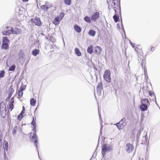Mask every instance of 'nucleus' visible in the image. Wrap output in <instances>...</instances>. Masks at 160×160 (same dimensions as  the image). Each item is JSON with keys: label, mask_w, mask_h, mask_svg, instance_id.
<instances>
[{"label": "nucleus", "mask_w": 160, "mask_h": 160, "mask_svg": "<svg viewBox=\"0 0 160 160\" xmlns=\"http://www.w3.org/2000/svg\"><path fill=\"white\" fill-rule=\"evenodd\" d=\"M6 109L4 102H2L0 103V113L1 116L3 118H4L6 116Z\"/></svg>", "instance_id": "5"}, {"label": "nucleus", "mask_w": 160, "mask_h": 160, "mask_svg": "<svg viewBox=\"0 0 160 160\" xmlns=\"http://www.w3.org/2000/svg\"><path fill=\"white\" fill-rule=\"evenodd\" d=\"M99 12H96L93 13L92 15L91 19L93 21H95L99 18Z\"/></svg>", "instance_id": "12"}, {"label": "nucleus", "mask_w": 160, "mask_h": 160, "mask_svg": "<svg viewBox=\"0 0 160 160\" xmlns=\"http://www.w3.org/2000/svg\"><path fill=\"white\" fill-rule=\"evenodd\" d=\"M113 8L115 12V14L114 15L113 18L114 19V21L115 22H117L119 21V16L118 15V14L117 13L116 9H117V8L116 7H114L112 5H111V6L109 5L108 9H110Z\"/></svg>", "instance_id": "7"}, {"label": "nucleus", "mask_w": 160, "mask_h": 160, "mask_svg": "<svg viewBox=\"0 0 160 160\" xmlns=\"http://www.w3.org/2000/svg\"><path fill=\"white\" fill-rule=\"evenodd\" d=\"M129 42H130V45L132 46V47H133V48H134V45H135V44L134 43H132L131 41H129Z\"/></svg>", "instance_id": "46"}, {"label": "nucleus", "mask_w": 160, "mask_h": 160, "mask_svg": "<svg viewBox=\"0 0 160 160\" xmlns=\"http://www.w3.org/2000/svg\"><path fill=\"white\" fill-rule=\"evenodd\" d=\"M94 50L95 53L99 54L101 52L102 49L100 47L97 46L94 48Z\"/></svg>", "instance_id": "16"}, {"label": "nucleus", "mask_w": 160, "mask_h": 160, "mask_svg": "<svg viewBox=\"0 0 160 160\" xmlns=\"http://www.w3.org/2000/svg\"><path fill=\"white\" fill-rule=\"evenodd\" d=\"M158 107H159V109H160V107H159V106H158Z\"/></svg>", "instance_id": "63"}, {"label": "nucleus", "mask_w": 160, "mask_h": 160, "mask_svg": "<svg viewBox=\"0 0 160 160\" xmlns=\"http://www.w3.org/2000/svg\"><path fill=\"white\" fill-rule=\"evenodd\" d=\"M8 143L7 142H4V145L3 147L4 149L6 151H8Z\"/></svg>", "instance_id": "35"}, {"label": "nucleus", "mask_w": 160, "mask_h": 160, "mask_svg": "<svg viewBox=\"0 0 160 160\" xmlns=\"http://www.w3.org/2000/svg\"><path fill=\"white\" fill-rule=\"evenodd\" d=\"M88 34L89 35L94 37L95 35L96 32L93 30L91 29L89 31Z\"/></svg>", "instance_id": "28"}, {"label": "nucleus", "mask_w": 160, "mask_h": 160, "mask_svg": "<svg viewBox=\"0 0 160 160\" xmlns=\"http://www.w3.org/2000/svg\"><path fill=\"white\" fill-rule=\"evenodd\" d=\"M140 135H141V133H140L139 132H138V133L137 134V140H138V139L140 138Z\"/></svg>", "instance_id": "43"}, {"label": "nucleus", "mask_w": 160, "mask_h": 160, "mask_svg": "<svg viewBox=\"0 0 160 160\" xmlns=\"http://www.w3.org/2000/svg\"><path fill=\"white\" fill-rule=\"evenodd\" d=\"M30 105L31 106H35L36 102V101L33 98H32L30 100Z\"/></svg>", "instance_id": "31"}, {"label": "nucleus", "mask_w": 160, "mask_h": 160, "mask_svg": "<svg viewBox=\"0 0 160 160\" xmlns=\"http://www.w3.org/2000/svg\"><path fill=\"white\" fill-rule=\"evenodd\" d=\"M40 51L39 50L35 49L33 50L32 52V54L34 56H36L39 54Z\"/></svg>", "instance_id": "22"}, {"label": "nucleus", "mask_w": 160, "mask_h": 160, "mask_svg": "<svg viewBox=\"0 0 160 160\" xmlns=\"http://www.w3.org/2000/svg\"><path fill=\"white\" fill-rule=\"evenodd\" d=\"M74 28L75 30L77 32L79 33L81 32V28L77 24L75 25Z\"/></svg>", "instance_id": "18"}, {"label": "nucleus", "mask_w": 160, "mask_h": 160, "mask_svg": "<svg viewBox=\"0 0 160 160\" xmlns=\"http://www.w3.org/2000/svg\"><path fill=\"white\" fill-rule=\"evenodd\" d=\"M140 127H141V126H140ZM140 129L138 130V132H139L140 133H141V132H142V130L143 128L141 129V128H140Z\"/></svg>", "instance_id": "50"}, {"label": "nucleus", "mask_w": 160, "mask_h": 160, "mask_svg": "<svg viewBox=\"0 0 160 160\" xmlns=\"http://www.w3.org/2000/svg\"><path fill=\"white\" fill-rule=\"evenodd\" d=\"M34 23L38 26H40L42 25V23L40 18L37 17H35Z\"/></svg>", "instance_id": "14"}, {"label": "nucleus", "mask_w": 160, "mask_h": 160, "mask_svg": "<svg viewBox=\"0 0 160 160\" xmlns=\"http://www.w3.org/2000/svg\"><path fill=\"white\" fill-rule=\"evenodd\" d=\"M126 151L127 152L130 153L134 149L133 145L130 143H128L126 146Z\"/></svg>", "instance_id": "9"}, {"label": "nucleus", "mask_w": 160, "mask_h": 160, "mask_svg": "<svg viewBox=\"0 0 160 160\" xmlns=\"http://www.w3.org/2000/svg\"><path fill=\"white\" fill-rule=\"evenodd\" d=\"M25 108L24 106H23L22 107V110L21 112H22V113H25Z\"/></svg>", "instance_id": "44"}, {"label": "nucleus", "mask_w": 160, "mask_h": 160, "mask_svg": "<svg viewBox=\"0 0 160 160\" xmlns=\"http://www.w3.org/2000/svg\"><path fill=\"white\" fill-rule=\"evenodd\" d=\"M16 68V66L15 65H12L8 69L9 71H14Z\"/></svg>", "instance_id": "34"}, {"label": "nucleus", "mask_w": 160, "mask_h": 160, "mask_svg": "<svg viewBox=\"0 0 160 160\" xmlns=\"http://www.w3.org/2000/svg\"><path fill=\"white\" fill-rule=\"evenodd\" d=\"M98 113H99V117L100 119L101 118V115H100V114L99 111V109H98Z\"/></svg>", "instance_id": "54"}, {"label": "nucleus", "mask_w": 160, "mask_h": 160, "mask_svg": "<svg viewBox=\"0 0 160 160\" xmlns=\"http://www.w3.org/2000/svg\"><path fill=\"white\" fill-rule=\"evenodd\" d=\"M16 5L17 6L15 8V10L16 13H18V15H20V0H16L15 1Z\"/></svg>", "instance_id": "11"}, {"label": "nucleus", "mask_w": 160, "mask_h": 160, "mask_svg": "<svg viewBox=\"0 0 160 160\" xmlns=\"http://www.w3.org/2000/svg\"><path fill=\"white\" fill-rule=\"evenodd\" d=\"M75 52L76 55L78 56H80L81 55V53L78 48H76L75 49Z\"/></svg>", "instance_id": "29"}, {"label": "nucleus", "mask_w": 160, "mask_h": 160, "mask_svg": "<svg viewBox=\"0 0 160 160\" xmlns=\"http://www.w3.org/2000/svg\"><path fill=\"white\" fill-rule=\"evenodd\" d=\"M64 16V13L61 12L60 13L59 16L57 17L59 18L61 20H62V19L63 18Z\"/></svg>", "instance_id": "38"}, {"label": "nucleus", "mask_w": 160, "mask_h": 160, "mask_svg": "<svg viewBox=\"0 0 160 160\" xmlns=\"http://www.w3.org/2000/svg\"><path fill=\"white\" fill-rule=\"evenodd\" d=\"M144 69V74L145 76V79H147L148 78V73L147 72V70L146 69L145 66L143 68Z\"/></svg>", "instance_id": "33"}, {"label": "nucleus", "mask_w": 160, "mask_h": 160, "mask_svg": "<svg viewBox=\"0 0 160 160\" xmlns=\"http://www.w3.org/2000/svg\"><path fill=\"white\" fill-rule=\"evenodd\" d=\"M112 150L111 146L107 144H104L102 147V154L103 157L104 156L106 152H110Z\"/></svg>", "instance_id": "6"}, {"label": "nucleus", "mask_w": 160, "mask_h": 160, "mask_svg": "<svg viewBox=\"0 0 160 160\" xmlns=\"http://www.w3.org/2000/svg\"><path fill=\"white\" fill-rule=\"evenodd\" d=\"M110 71L109 70H106L103 75V78L104 80L108 82H111V78Z\"/></svg>", "instance_id": "8"}, {"label": "nucleus", "mask_w": 160, "mask_h": 160, "mask_svg": "<svg viewBox=\"0 0 160 160\" xmlns=\"http://www.w3.org/2000/svg\"><path fill=\"white\" fill-rule=\"evenodd\" d=\"M153 48H152H152H151V49H150V51H153L154 50V49H153V50H152V49H153Z\"/></svg>", "instance_id": "57"}, {"label": "nucleus", "mask_w": 160, "mask_h": 160, "mask_svg": "<svg viewBox=\"0 0 160 160\" xmlns=\"http://www.w3.org/2000/svg\"><path fill=\"white\" fill-rule=\"evenodd\" d=\"M83 19L87 22L89 23L91 22V18H90V17L87 16H85L84 18Z\"/></svg>", "instance_id": "30"}, {"label": "nucleus", "mask_w": 160, "mask_h": 160, "mask_svg": "<svg viewBox=\"0 0 160 160\" xmlns=\"http://www.w3.org/2000/svg\"><path fill=\"white\" fill-rule=\"evenodd\" d=\"M20 82V77L18 78V82L17 83H16V86H17V88L18 89V92L17 93L18 95H16L14 96L11 98L10 99V101L8 102L9 104H13V103L14 102V98H17L20 100V88L18 89V86Z\"/></svg>", "instance_id": "4"}, {"label": "nucleus", "mask_w": 160, "mask_h": 160, "mask_svg": "<svg viewBox=\"0 0 160 160\" xmlns=\"http://www.w3.org/2000/svg\"><path fill=\"white\" fill-rule=\"evenodd\" d=\"M102 89L103 87L102 82L98 83L97 86V92L98 95H101L102 90Z\"/></svg>", "instance_id": "10"}, {"label": "nucleus", "mask_w": 160, "mask_h": 160, "mask_svg": "<svg viewBox=\"0 0 160 160\" xmlns=\"http://www.w3.org/2000/svg\"><path fill=\"white\" fill-rule=\"evenodd\" d=\"M22 0L24 2H28V0Z\"/></svg>", "instance_id": "55"}, {"label": "nucleus", "mask_w": 160, "mask_h": 160, "mask_svg": "<svg viewBox=\"0 0 160 160\" xmlns=\"http://www.w3.org/2000/svg\"><path fill=\"white\" fill-rule=\"evenodd\" d=\"M41 34L43 36H44L43 33H41Z\"/></svg>", "instance_id": "60"}, {"label": "nucleus", "mask_w": 160, "mask_h": 160, "mask_svg": "<svg viewBox=\"0 0 160 160\" xmlns=\"http://www.w3.org/2000/svg\"><path fill=\"white\" fill-rule=\"evenodd\" d=\"M64 3L68 5H70L71 3V0H64Z\"/></svg>", "instance_id": "36"}, {"label": "nucleus", "mask_w": 160, "mask_h": 160, "mask_svg": "<svg viewBox=\"0 0 160 160\" xmlns=\"http://www.w3.org/2000/svg\"><path fill=\"white\" fill-rule=\"evenodd\" d=\"M122 29H123V32L124 33V34H125V30H124V27H123V26L122 24Z\"/></svg>", "instance_id": "53"}, {"label": "nucleus", "mask_w": 160, "mask_h": 160, "mask_svg": "<svg viewBox=\"0 0 160 160\" xmlns=\"http://www.w3.org/2000/svg\"><path fill=\"white\" fill-rule=\"evenodd\" d=\"M18 60H20V51L18 52Z\"/></svg>", "instance_id": "52"}, {"label": "nucleus", "mask_w": 160, "mask_h": 160, "mask_svg": "<svg viewBox=\"0 0 160 160\" xmlns=\"http://www.w3.org/2000/svg\"><path fill=\"white\" fill-rule=\"evenodd\" d=\"M143 63H142V67L143 68Z\"/></svg>", "instance_id": "61"}, {"label": "nucleus", "mask_w": 160, "mask_h": 160, "mask_svg": "<svg viewBox=\"0 0 160 160\" xmlns=\"http://www.w3.org/2000/svg\"><path fill=\"white\" fill-rule=\"evenodd\" d=\"M126 121V119L125 118H122L119 122L118 123L121 124L123 126V124Z\"/></svg>", "instance_id": "41"}, {"label": "nucleus", "mask_w": 160, "mask_h": 160, "mask_svg": "<svg viewBox=\"0 0 160 160\" xmlns=\"http://www.w3.org/2000/svg\"><path fill=\"white\" fill-rule=\"evenodd\" d=\"M28 62H26L25 63V65L27 66V64H28Z\"/></svg>", "instance_id": "59"}, {"label": "nucleus", "mask_w": 160, "mask_h": 160, "mask_svg": "<svg viewBox=\"0 0 160 160\" xmlns=\"http://www.w3.org/2000/svg\"><path fill=\"white\" fill-rule=\"evenodd\" d=\"M19 130V129L17 127V126H15L14 127V128L12 130V134L13 135H15L16 134L18 130Z\"/></svg>", "instance_id": "26"}, {"label": "nucleus", "mask_w": 160, "mask_h": 160, "mask_svg": "<svg viewBox=\"0 0 160 160\" xmlns=\"http://www.w3.org/2000/svg\"><path fill=\"white\" fill-rule=\"evenodd\" d=\"M115 125H116L118 128L119 130L122 129L123 127V126L121 125V124L118 122Z\"/></svg>", "instance_id": "32"}, {"label": "nucleus", "mask_w": 160, "mask_h": 160, "mask_svg": "<svg viewBox=\"0 0 160 160\" xmlns=\"http://www.w3.org/2000/svg\"><path fill=\"white\" fill-rule=\"evenodd\" d=\"M2 43L8 44L9 40L6 37H4L2 38Z\"/></svg>", "instance_id": "25"}, {"label": "nucleus", "mask_w": 160, "mask_h": 160, "mask_svg": "<svg viewBox=\"0 0 160 160\" xmlns=\"http://www.w3.org/2000/svg\"><path fill=\"white\" fill-rule=\"evenodd\" d=\"M2 33L4 35H9L12 33L11 29L10 30H4L2 32Z\"/></svg>", "instance_id": "21"}, {"label": "nucleus", "mask_w": 160, "mask_h": 160, "mask_svg": "<svg viewBox=\"0 0 160 160\" xmlns=\"http://www.w3.org/2000/svg\"><path fill=\"white\" fill-rule=\"evenodd\" d=\"M11 30H12V33L17 34H19L20 32V29H18L16 27L14 28H13V27H11Z\"/></svg>", "instance_id": "15"}, {"label": "nucleus", "mask_w": 160, "mask_h": 160, "mask_svg": "<svg viewBox=\"0 0 160 160\" xmlns=\"http://www.w3.org/2000/svg\"><path fill=\"white\" fill-rule=\"evenodd\" d=\"M61 20L58 17H57L54 19L53 23L56 26L58 25L59 24Z\"/></svg>", "instance_id": "19"}, {"label": "nucleus", "mask_w": 160, "mask_h": 160, "mask_svg": "<svg viewBox=\"0 0 160 160\" xmlns=\"http://www.w3.org/2000/svg\"><path fill=\"white\" fill-rule=\"evenodd\" d=\"M34 20L35 21V18L34 19L32 18L30 20V21H31V22H32L34 23Z\"/></svg>", "instance_id": "48"}, {"label": "nucleus", "mask_w": 160, "mask_h": 160, "mask_svg": "<svg viewBox=\"0 0 160 160\" xmlns=\"http://www.w3.org/2000/svg\"><path fill=\"white\" fill-rule=\"evenodd\" d=\"M23 114L24 113H22V112H21V120L22 119L23 117Z\"/></svg>", "instance_id": "49"}, {"label": "nucleus", "mask_w": 160, "mask_h": 160, "mask_svg": "<svg viewBox=\"0 0 160 160\" xmlns=\"http://www.w3.org/2000/svg\"><path fill=\"white\" fill-rule=\"evenodd\" d=\"M17 119L19 121H20V114H18L17 117Z\"/></svg>", "instance_id": "47"}, {"label": "nucleus", "mask_w": 160, "mask_h": 160, "mask_svg": "<svg viewBox=\"0 0 160 160\" xmlns=\"http://www.w3.org/2000/svg\"><path fill=\"white\" fill-rule=\"evenodd\" d=\"M141 105L139 108L142 112H144L147 110L148 107L150 105V102L147 98H141L140 100Z\"/></svg>", "instance_id": "2"}, {"label": "nucleus", "mask_w": 160, "mask_h": 160, "mask_svg": "<svg viewBox=\"0 0 160 160\" xmlns=\"http://www.w3.org/2000/svg\"><path fill=\"white\" fill-rule=\"evenodd\" d=\"M1 48L2 49L6 50H7L9 48L8 44L2 43V44L1 46Z\"/></svg>", "instance_id": "24"}, {"label": "nucleus", "mask_w": 160, "mask_h": 160, "mask_svg": "<svg viewBox=\"0 0 160 160\" xmlns=\"http://www.w3.org/2000/svg\"><path fill=\"white\" fill-rule=\"evenodd\" d=\"M102 130V128H101V130H100V132H101Z\"/></svg>", "instance_id": "62"}, {"label": "nucleus", "mask_w": 160, "mask_h": 160, "mask_svg": "<svg viewBox=\"0 0 160 160\" xmlns=\"http://www.w3.org/2000/svg\"><path fill=\"white\" fill-rule=\"evenodd\" d=\"M41 8H42L43 10L44 11H46L49 8V7H48V6H46V5H43L42 6Z\"/></svg>", "instance_id": "37"}, {"label": "nucleus", "mask_w": 160, "mask_h": 160, "mask_svg": "<svg viewBox=\"0 0 160 160\" xmlns=\"http://www.w3.org/2000/svg\"><path fill=\"white\" fill-rule=\"evenodd\" d=\"M107 2L108 4L111 6L112 5L114 7L117 8V9L119 10V13L120 15H121V9L120 6V2L118 0H107Z\"/></svg>", "instance_id": "3"}, {"label": "nucleus", "mask_w": 160, "mask_h": 160, "mask_svg": "<svg viewBox=\"0 0 160 160\" xmlns=\"http://www.w3.org/2000/svg\"><path fill=\"white\" fill-rule=\"evenodd\" d=\"M6 28H7V29H8L9 28V26H7L6 27Z\"/></svg>", "instance_id": "58"}, {"label": "nucleus", "mask_w": 160, "mask_h": 160, "mask_svg": "<svg viewBox=\"0 0 160 160\" xmlns=\"http://www.w3.org/2000/svg\"><path fill=\"white\" fill-rule=\"evenodd\" d=\"M11 97H10L9 96H8L7 98L6 99V102H8L9 101H10V98Z\"/></svg>", "instance_id": "45"}, {"label": "nucleus", "mask_w": 160, "mask_h": 160, "mask_svg": "<svg viewBox=\"0 0 160 160\" xmlns=\"http://www.w3.org/2000/svg\"><path fill=\"white\" fill-rule=\"evenodd\" d=\"M21 55H22V60H23V62H24L25 61V55H24V54L23 53V52L22 50H21Z\"/></svg>", "instance_id": "40"}, {"label": "nucleus", "mask_w": 160, "mask_h": 160, "mask_svg": "<svg viewBox=\"0 0 160 160\" xmlns=\"http://www.w3.org/2000/svg\"><path fill=\"white\" fill-rule=\"evenodd\" d=\"M8 105H9V110H10L11 111H12V110L14 108V105L13 104H10L8 103Z\"/></svg>", "instance_id": "42"}, {"label": "nucleus", "mask_w": 160, "mask_h": 160, "mask_svg": "<svg viewBox=\"0 0 160 160\" xmlns=\"http://www.w3.org/2000/svg\"><path fill=\"white\" fill-rule=\"evenodd\" d=\"M37 148V147H36ZM36 149H37V151H38V156H39V158H40V157H39V152H38V148L37 149V148H36Z\"/></svg>", "instance_id": "56"}, {"label": "nucleus", "mask_w": 160, "mask_h": 160, "mask_svg": "<svg viewBox=\"0 0 160 160\" xmlns=\"http://www.w3.org/2000/svg\"><path fill=\"white\" fill-rule=\"evenodd\" d=\"M5 71L3 70H1L0 72V78H3L4 76Z\"/></svg>", "instance_id": "39"}, {"label": "nucleus", "mask_w": 160, "mask_h": 160, "mask_svg": "<svg viewBox=\"0 0 160 160\" xmlns=\"http://www.w3.org/2000/svg\"><path fill=\"white\" fill-rule=\"evenodd\" d=\"M148 139V136L147 135V134L145 135L144 136H143L142 138V143H146Z\"/></svg>", "instance_id": "27"}, {"label": "nucleus", "mask_w": 160, "mask_h": 160, "mask_svg": "<svg viewBox=\"0 0 160 160\" xmlns=\"http://www.w3.org/2000/svg\"><path fill=\"white\" fill-rule=\"evenodd\" d=\"M93 46L92 45L89 46L87 48V52L88 53L91 54L93 52Z\"/></svg>", "instance_id": "20"}, {"label": "nucleus", "mask_w": 160, "mask_h": 160, "mask_svg": "<svg viewBox=\"0 0 160 160\" xmlns=\"http://www.w3.org/2000/svg\"><path fill=\"white\" fill-rule=\"evenodd\" d=\"M158 107H159V109H160V107H159V106H158Z\"/></svg>", "instance_id": "64"}, {"label": "nucleus", "mask_w": 160, "mask_h": 160, "mask_svg": "<svg viewBox=\"0 0 160 160\" xmlns=\"http://www.w3.org/2000/svg\"><path fill=\"white\" fill-rule=\"evenodd\" d=\"M24 81L26 82V80H22V82L21 86V98L23 94V91L26 89V84L25 83V84H24L22 83V82Z\"/></svg>", "instance_id": "13"}, {"label": "nucleus", "mask_w": 160, "mask_h": 160, "mask_svg": "<svg viewBox=\"0 0 160 160\" xmlns=\"http://www.w3.org/2000/svg\"><path fill=\"white\" fill-rule=\"evenodd\" d=\"M14 92V90L12 88V86H11L8 90L7 92V93H8V96L9 97H11Z\"/></svg>", "instance_id": "17"}, {"label": "nucleus", "mask_w": 160, "mask_h": 160, "mask_svg": "<svg viewBox=\"0 0 160 160\" xmlns=\"http://www.w3.org/2000/svg\"><path fill=\"white\" fill-rule=\"evenodd\" d=\"M93 68L94 70V71H97L98 70L97 68L95 66H93Z\"/></svg>", "instance_id": "51"}, {"label": "nucleus", "mask_w": 160, "mask_h": 160, "mask_svg": "<svg viewBox=\"0 0 160 160\" xmlns=\"http://www.w3.org/2000/svg\"><path fill=\"white\" fill-rule=\"evenodd\" d=\"M149 94L150 96L151 97H153V98H152V100L153 101V98H154V100L155 101L156 103L157 104V105L158 106V104L157 103L156 100V98L155 95V94L154 93V92H152L151 91H150L149 92Z\"/></svg>", "instance_id": "23"}, {"label": "nucleus", "mask_w": 160, "mask_h": 160, "mask_svg": "<svg viewBox=\"0 0 160 160\" xmlns=\"http://www.w3.org/2000/svg\"><path fill=\"white\" fill-rule=\"evenodd\" d=\"M32 121L31 122V124L33 126V132L30 133L29 137L30 140L32 142H34V145L37 148V145L38 144V138L36 135V122L34 119V117H32Z\"/></svg>", "instance_id": "1"}]
</instances>
